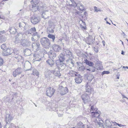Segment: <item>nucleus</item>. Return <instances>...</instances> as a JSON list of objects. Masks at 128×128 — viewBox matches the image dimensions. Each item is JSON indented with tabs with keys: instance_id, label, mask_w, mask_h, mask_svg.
I'll use <instances>...</instances> for the list:
<instances>
[{
	"instance_id": "f257e3e1",
	"label": "nucleus",
	"mask_w": 128,
	"mask_h": 128,
	"mask_svg": "<svg viewBox=\"0 0 128 128\" xmlns=\"http://www.w3.org/2000/svg\"><path fill=\"white\" fill-rule=\"evenodd\" d=\"M27 23L24 22H22L19 23L18 30L20 33L18 34L16 36V40H20V39H22V34L24 32L25 33V30L27 29Z\"/></svg>"
},
{
	"instance_id": "f03ea898",
	"label": "nucleus",
	"mask_w": 128,
	"mask_h": 128,
	"mask_svg": "<svg viewBox=\"0 0 128 128\" xmlns=\"http://www.w3.org/2000/svg\"><path fill=\"white\" fill-rule=\"evenodd\" d=\"M98 110L96 108L93 106H91L90 108V112L91 113L90 116L91 118H95L100 116V111H98Z\"/></svg>"
},
{
	"instance_id": "7ed1b4c3",
	"label": "nucleus",
	"mask_w": 128,
	"mask_h": 128,
	"mask_svg": "<svg viewBox=\"0 0 128 128\" xmlns=\"http://www.w3.org/2000/svg\"><path fill=\"white\" fill-rule=\"evenodd\" d=\"M36 29L35 27L31 28L29 30L25 31V33L26 34H30L32 35V36H37V38L38 39L40 37V36L38 34V32H36Z\"/></svg>"
},
{
	"instance_id": "20e7f679",
	"label": "nucleus",
	"mask_w": 128,
	"mask_h": 128,
	"mask_svg": "<svg viewBox=\"0 0 128 128\" xmlns=\"http://www.w3.org/2000/svg\"><path fill=\"white\" fill-rule=\"evenodd\" d=\"M42 45L46 48H48L50 47V40L46 37H44L40 39Z\"/></svg>"
},
{
	"instance_id": "39448f33",
	"label": "nucleus",
	"mask_w": 128,
	"mask_h": 128,
	"mask_svg": "<svg viewBox=\"0 0 128 128\" xmlns=\"http://www.w3.org/2000/svg\"><path fill=\"white\" fill-rule=\"evenodd\" d=\"M68 90L66 87H64L62 86H59L58 88V92L62 96H63L67 93Z\"/></svg>"
},
{
	"instance_id": "423d86ee",
	"label": "nucleus",
	"mask_w": 128,
	"mask_h": 128,
	"mask_svg": "<svg viewBox=\"0 0 128 128\" xmlns=\"http://www.w3.org/2000/svg\"><path fill=\"white\" fill-rule=\"evenodd\" d=\"M83 102L84 104L89 102L90 101V97L88 94L84 93L81 96Z\"/></svg>"
},
{
	"instance_id": "0eeeda50",
	"label": "nucleus",
	"mask_w": 128,
	"mask_h": 128,
	"mask_svg": "<svg viewBox=\"0 0 128 128\" xmlns=\"http://www.w3.org/2000/svg\"><path fill=\"white\" fill-rule=\"evenodd\" d=\"M99 116L96 117V118H94L95 124L98 126V127H102L103 126V124L100 122V121L102 120L100 118V116Z\"/></svg>"
},
{
	"instance_id": "6e6552de",
	"label": "nucleus",
	"mask_w": 128,
	"mask_h": 128,
	"mask_svg": "<svg viewBox=\"0 0 128 128\" xmlns=\"http://www.w3.org/2000/svg\"><path fill=\"white\" fill-rule=\"evenodd\" d=\"M23 71L22 69L20 67H18L12 72V75L14 77L21 74Z\"/></svg>"
},
{
	"instance_id": "1a4fd4ad",
	"label": "nucleus",
	"mask_w": 128,
	"mask_h": 128,
	"mask_svg": "<svg viewBox=\"0 0 128 128\" xmlns=\"http://www.w3.org/2000/svg\"><path fill=\"white\" fill-rule=\"evenodd\" d=\"M54 89L51 87H50L46 89V94L48 96L51 97L54 94Z\"/></svg>"
},
{
	"instance_id": "9d476101",
	"label": "nucleus",
	"mask_w": 128,
	"mask_h": 128,
	"mask_svg": "<svg viewBox=\"0 0 128 128\" xmlns=\"http://www.w3.org/2000/svg\"><path fill=\"white\" fill-rule=\"evenodd\" d=\"M56 64L59 70H63L66 67V64L63 63V62H56Z\"/></svg>"
},
{
	"instance_id": "9b49d317",
	"label": "nucleus",
	"mask_w": 128,
	"mask_h": 128,
	"mask_svg": "<svg viewBox=\"0 0 128 128\" xmlns=\"http://www.w3.org/2000/svg\"><path fill=\"white\" fill-rule=\"evenodd\" d=\"M66 64L69 66L70 69H72V67H74V62L72 60L71 58H69L66 60Z\"/></svg>"
},
{
	"instance_id": "f8f14e48",
	"label": "nucleus",
	"mask_w": 128,
	"mask_h": 128,
	"mask_svg": "<svg viewBox=\"0 0 128 128\" xmlns=\"http://www.w3.org/2000/svg\"><path fill=\"white\" fill-rule=\"evenodd\" d=\"M31 22L34 24H36L40 20V18L38 16H33L30 18Z\"/></svg>"
},
{
	"instance_id": "ddd939ff",
	"label": "nucleus",
	"mask_w": 128,
	"mask_h": 128,
	"mask_svg": "<svg viewBox=\"0 0 128 128\" xmlns=\"http://www.w3.org/2000/svg\"><path fill=\"white\" fill-rule=\"evenodd\" d=\"M31 43V42L28 40L26 39L22 40L20 42L21 44L24 47H28Z\"/></svg>"
},
{
	"instance_id": "4468645a",
	"label": "nucleus",
	"mask_w": 128,
	"mask_h": 128,
	"mask_svg": "<svg viewBox=\"0 0 128 128\" xmlns=\"http://www.w3.org/2000/svg\"><path fill=\"white\" fill-rule=\"evenodd\" d=\"M13 52V50L12 49L7 48L3 52L2 54L4 56H8L12 54Z\"/></svg>"
},
{
	"instance_id": "2eb2a0df",
	"label": "nucleus",
	"mask_w": 128,
	"mask_h": 128,
	"mask_svg": "<svg viewBox=\"0 0 128 128\" xmlns=\"http://www.w3.org/2000/svg\"><path fill=\"white\" fill-rule=\"evenodd\" d=\"M32 47L33 49L36 50V51L39 50L40 48V44L38 42L36 41L35 43H33Z\"/></svg>"
},
{
	"instance_id": "dca6fc26",
	"label": "nucleus",
	"mask_w": 128,
	"mask_h": 128,
	"mask_svg": "<svg viewBox=\"0 0 128 128\" xmlns=\"http://www.w3.org/2000/svg\"><path fill=\"white\" fill-rule=\"evenodd\" d=\"M49 57L52 59H54L56 56V52L50 50L48 53Z\"/></svg>"
},
{
	"instance_id": "f3484780",
	"label": "nucleus",
	"mask_w": 128,
	"mask_h": 128,
	"mask_svg": "<svg viewBox=\"0 0 128 128\" xmlns=\"http://www.w3.org/2000/svg\"><path fill=\"white\" fill-rule=\"evenodd\" d=\"M5 118V120L7 125V124H8V123H10V122L13 119L12 116L10 114H6Z\"/></svg>"
},
{
	"instance_id": "a211bd4d",
	"label": "nucleus",
	"mask_w": 128,
	"mask_h": 128,
	"mask_svg": "<svg viewBox=\"0 0 128 128\" xmlns=\"http://www.w3.org/2000/svg\"><path fill=\"white\" fill-rule=\"evenodd\" d=\"M75 82L78 84L80 83L82 80V77L80 74H78V75L75 77L74 79Z\"/></svg>"
},
{
	"instance_id": "6ab92c4d",
	"label": "nucleus",
	"mask_w": 128,
	"mask_h": 128,
	"mask_svg": "<svg viewBox=\"0 0 128 128\" xmlns=\"http://www.w3.org/2000/svg\"><path fill=\"white\" fill-rule=\"evenodd\" d=\"M55 69L53 70H52V72L56 76H61V74L60 73V71L58 69L56 68V67L54 68Z\"/></svg>"
},
{
	"instance_id": "aec40b11",
	"label": "nucleus",
	"mask_w": 128,
	"mask_h": 128,
	"mask_svg": "<svg viewBox=\"0 0 128 128\" xmlns=\"http://www.w3.org/2000/svg\"><path fill=\"white\" fill-rule=\"evenodd\" d=\"M32 10L34 12L36 11L37 10L38 11L40 10V8L42 7V8L44 7V6H39L38 5H35L34 4H32Z\"/></svg>"
},
{
	"instance_id": "412c9836",
	"label": "nucleus",
	"mask_w": 128,
	"mask_h": 128,
	"mask_svg": "<svg viewBox=\"0 0 128 128\" xmlns=\"http://www.w3.org/2000/svg\"><path fill=\"white\" fill-rule=\"evenodd\" d=\"M59 60L56 62H63L65 60V54L64 53H61L58 56Z\"/></svg>"
},
{
	"instance_id": "4be33fe9",
	"label": "nucleus",
	"mask_w": 128,
	"mask_h": 128,
	"mask_svg": "<svg viewBox=\"0 0 128 128\" xmlns=\"http://www.w3.org/2000/svg\"><path fill=\"white\" fill-rule=\"evenodd\" d=\"M86 92L90 93H91L94 90L93 89L88 85V83L86 85Z\"/></svg>"
},
{
	"instance_id": "5701e85b",
	"label": "nucleus",
	"mask_w": 128,
	"mask_h": 128,
	"mask_svg": "<svg viewBox=\"0 0 128 128\" xmlns=\"http://www.w3.org/2000/svg\"><path fill=\"white\" fill-rule=\"evenodd\" d=\"M10 34H14L17 32L15 28V27L13 26H10L8 30Z\"/></svg>"
},
{
	"instance_id": "b1692460",
	"label": "nucleus",
	"mask_w": 128,
	"mask_h": 128,
	"mask_svg": "<svg viewBox=\"0 0 128 128\" xmlns=\"http://www.w3.org/2000/svg\"><path fill=\"white\" fill-rule=\"evenodd\" d=\"M33 60L35 61H40L42 60L41 57L38 54H35L33 55Z\"/></svg>"
},
{
	"instance_id": "393cba45",
	"label": "nucleus",
	"mask_w": 128,
	"mask_h": 128,
	"mask_svg": "<svg viewBox=\"0 0 128 128\" xmlns=\"http://www.w3.org/2000/svg\"><path fill=\"white\" fill-rule=\"evenodd\" d=\"M46 62L47 64L50 67L53 68L54 64V61L52 59H48L46 60Z\"/></svg>"
},
{
	"instance_id": "a878e982",
	"label": "nucleus",
	"mask_w": 128,
	"mask_h": 128,
	"mask_svg": "<svg viewBox=\"0 0 128 128\" xmlns=\"http://www.w3.org/2000/svg\"><path fill=\"white\" fill-rule=\"evenodd\" d=\"M52 47L54 50L56 52H59L61 49V47L58 45L54 44Z\"/></svg>"
},
{
	"instance_id": "bb28decb",
	"label": "nucleus",
	"mask_w": 128,
	"mask_h": 128,
	"mask_svg": "<svg viewBox=\"0 0 128 128\" xmlns=\"http://www.w3.org/2000/svg\"><path fill=\"white\" fill-rule=\"evenodd\" d=\"M77 64L78 66V70L81 71H84L85 69V68L83 64L80 63L79 64L78 62H77Z\"/></svg>"
},
{
	"instance_id": "cd10ccee",
	"label": "nucleus",
	"mask_w": 128,
	"mask_h": 128,
	"mask_svg": "<svg viewBox=\"0 0 128 128\" xmlns=\"http://www.w3.org/2000/svg\"><path fill=\"white\" fill-rule=\"evenodd\" d=\"M85 124H84L82 122H80L77 123L76 127V128H84Z\"/></svg>"
},
{
	"instance_id": "c85d7f7f",
	"label": "nucleus",
	"mask_w": 128,
	"mask_h": 128,
	"mask_svg": "<svg viewBox=\"0 0 128 128\" xmlns=\"http://www.w3.org/2000/svg\"><path fill=\"white\" fill-rule=\"evenodd\" d=\"M64 52L67 56H68L70 58H71L72 56V53L69 50L64 49Z\"/></svg>"
},
{
	"instance_id": "c756f323",
	"label": "nucleus",
	"mask_w": 128,
	"mask_h": 128,
	"mask_svg": "<svg viewBox=\"0 0 128 128\" xmlns=\"http://www.w3.org/2000/svg\"><path fill=\"white\" fill-rule=\"evenodd\" d=\"M77 9H78L79 10L82 11L84 10V6L80 3H78L76 5Z\"/></svg>"
},
{
	"instance_id": "7c9ffc66",
	"label": "nucleus",
	"mask_w": 128,
	"mask_h": 128,
	"mask_svg": "<svg viewBox=\"0 0 128 128\" xmlns=\"http://www.w3.org/2000/svg\"><path fill=\"white\" fill-rule=\"evenodd\" d=\"M84 63H85L87 65H88L90 66H94V63L88 60L87 59H86L84 60Z\"/></svg>"
},
{
	"instance_id": "2f4dec72",
	"label": "nucleus",
	"mask_w": 128,
	"mask_h": 128,
	"mask_svg": "<svg viewBox=\"0 0 128 128\" xmlns=\"http://www.w3.org/2000/svg\"><path fill=\"white\" fill-rule=\"evenodd\" d=\"M68 74L72 76H77L78 74V73L75 71L71 70L70 71Z\"/></svg>"
},
{
	"instance_id": "473e14b6",
	"label": "nucleus",
	"mask_w": 128,
	"mask_h": 128,
	"mask_svg": "<svg viewBox=\"0 0 128 128\" xmlns=\"http://www.w3.org/2000/svg\"><path fill=\"white\" fill-rule=\"evenodd\" d=\"M52 73V70H49L48 71L46 72L45 74V76L46 78H48V77H51V73Z\"/></svg>"
},
{
	"instance_id": "72a5a7b5",
	"label": "nucleus",
	"mask_w": 128,
	"mask_h": 128,
	"mask_svg": "<svg viewBox=\"0 0 128 128\" xmlns=\"http://www.w3.org/2000/svg\"><path fill=\"white\" fill-rule=\"evenodd\" d=\"M48 37L52 40V42H54L55 39V35L51 34H49L48 35Z\"/></svg>"
},
{
	"instance_id": "f704fd0d",
	"label": "nucleus",
	"mask_w": 128,
	"mask_h": 128,
	"mask_svg": "<svg viewBox=\"0 0 128 128\" xmlns=\"http://www.w3.org/2000/svg\"><path fill=\"white\" fill-rule=\"evenodd\" d=\"M68 2H69V4L72 6L75 7L76 6V3L72 0H68Z\"/></svg>"
},
{
	"instance_id": "c9c22d12",
	"label": "nucleus",
	"mask_w": 128,
	"mask_h": 128,
	"mask_svg": "<svg viewBox=\"0 0 128 128\" xmlns=\"http://www.w3.org/2000/svg\"><path fill=\"white\" fill-rule=\"evenodd\" d=\"M24 54L26 56H28L30 55L31 51L28 48H26L24 50Z\"/></svg>"
},
{
	"instance_id": "e433bc0d",
	"label": "nucleus",
	"mask_w": 128,
	"mask_h": 128,
	"mask_svg": "<svg viewBox=\"0 0 128 128\" xmlns=\"http://www.w3.org/2000/svg\"><path fill=\"white\" fill-rule=\"evenodd\" d=\"M15 58L18 60V62H20L23 60V57L21 56L18 55L15 56Z\"/></svg>"
},
{
	"instance_id": "4c0bfd02",
	"label": "nucleus",
	"mask_w": 128,
	"mask_h": 128,
	"mask_svg": "<svg viewBox=\"0 0 128 128\" xmlns=\"http://www.w3.org/2000/svg\"><path fill=\"white\" fill-rule=\"evenodd\" d=\"M32 5L34 4L35 5H38L39 2L38 0H32L30 2Z\"/></svg>"
},
{
	"instance_id": "58836bf2",
	"label": "nucleus",
	"mask_w": 128,
	"mask_h": 128,
	"mask_svg": "<svg viewBox=\"0 0 128 128\" xmlns=\"http://www.w3.org/2000/svg\"><path fill=\"white\" fill-rule=\"evenodd\" d=\"M33 74L34 76H38L39 75V72L36 69H34L32 71Z\"/></svg>"
},
{
	"instance_id": "ea45409f",
	"label": "nucleus",
	"mask_w": 128,
	"mask_h": 128,
	"mask_svg": "<svg viewBox=\"0 0 128 128\" xmlns=\"http://www.w3.org/2000/svg\"><path fill=\"white\" fill-rule=\"evenodd\" d=\"M88 41L89 42L88 44H90L91 43H92L94 42V40L92 36H90L89 38Z\"/></svg>"
},
{
	"instance_id": "a19ab883",
	"label": "nucleus",
	"mask_w": 128,
	"mask_h": 128,
	"mask_svg": "<svg viewBox=\"0 0 128 128\" xmlns=\"http://www.w3.org/2000/svg\"><path fill=\"white\" fill-rule=\"evenodd\" d=\"M94 78V76L90 74L87 77L88 80L90 81H91Z\"/></svg>"
},
{
	"instance_id": "79ce46f5",
	"label": "nucleus",
	"mask_w": 128,
	"mask_h": 128,
	"mask_svg": "<svg viewBox=\"0 0 128 128\" xmlns=\"http://www.w3.org/2000/svg\"><path fill=\"white\" fill-rule=\"evenodd\" d=\"M114 124V125H118V126H119L120 127H124L126 126V125H122L121 124H119L118 123H117L116 122H112Z\"/></svg>"
},
{
	"instance_id": "37998d69",
	"label": "nucleus",
	"mask_w": 128,
	"mask_h": 128,
	"mask_svg": "<svg viewBox=\"0 0 128 128\" xmlns=\"http://www.w3.org/2000/svg\"><path fill=\"white\" fill-rule=\"evenodd\" d=\"M13 52L12 54H13L15 55V56H17L18 55V50L15 49L14 50H13Z\"/></svg>"
},
{
	"instance_id": "c03bdc74",
	"label": "nucleus",
	"mask_w": 128,
	"mask_h": 128,
	"mask_svg": "<svg viewBox=\"0 0 128 128\" xmlns=\"http://www.w3.org/2000/svg\"><path fill=\"white\" fill-rule=\"evenodd\" d=\"M106 125L108 126H112L110 122L108 120H106L105 121Z\"/></svg>"
},
{
	"instance_id": "a18cd8bd",
	"label": "nucleus",
	"mask_w": 128,
	"mask_h": 128,
	"mask_svg": "<svg viewBox=\"0 0 128 128\" xmlns=\"http://www.w3.org/2000/svg\"><path fill=\"white\" fill-rule=\"evenodd\" d=\"M94 66H90V68L91 72H94L95 71L96 68Z\"/></svg>"
},
{
	"instance_id": "49530a36",
	"label": "nucleus",
	"mask_w": 128,
	"mask_h": 128,
	"mask_svg": "<svg viewBox=\"0 0 128 128\" xmlns=\"http://www.w3.org/2000/svg\"><path fill=\"white\" fill-rule=\"evenodd\" d=\"M1 49L4 50V51L6 49V46L5 44H3L1 46Z\"/></svg>"
},
{
	"instance_id": "de8ad7c7",
	"label": "nucleus",
	"mask_w": 128,
	"mask_h": 128,
	"mask_svg": "<svg viewBox=\"0 0 128 128\" xmlns=\"http://www.w3.org/2000/svg\"><path fill=\"white\" fill-rule=\"evenodd\" d=\"M110 73V72L109 71H103L102 74V75L103 76L105 74H108Z\"/></svg>"
},
{
	"instance_id": "09e8293b",
	"label": "nucleus",
	"mask_w": 128,
	"mask_h": 128,
	"mask_svg": "<svg viewBox=\"0 0 128 128\" xmlns=\"http://www.w3.org/2000/svg\"><path fill=\"white\" fill-rule=\"evenodd\" d=\"M3 58L0 57V66H2L3 64Z\"/></svg>"
},
{
	"instance_id": "8fccbe9b",
	"label": "nucleus",
	"mask_w": 128,
	"mask_h": 128,
	"mask_svg": "<svg viewBox=\"0 0 128 128\" xmlns=\"http://www.w3.org/2000/svg\"><path fill=\"white\" fill-rule=\"evenodd\" d=\"M13 124H12L9 127H7V125L6 124L4 126V128H14V127L12 126Z\"/></svg>"
},
{
	"instance_id": "3c124183",
	"label": "nucleus",
	"mask_w": 128,
	"mask_h": 128,
	"mask_svg": "<svg viewBox=\"0 0 128 128\" xmlns=\"http://www.w3.org/2000/svg\"><path fill=\"white\" fill-rule=\"evenodd\" d=\"M62 39H59L57 41L58 43L59 44H61L62 43Z\"/></svg>"
},
{
	"instance_id": "603ef678",
	"label": "nucleus",
	"mask_w": 128,
	"mask_h": 128,
	"mask_svg": "<svg viewBox=\"0 0 128 128\" xmlns=\"http://www.w3.org/2000/svg\"><path fill=\"white\" fill-rule=\"evenodd\" d=\"M48 30L50 33H52L54 32V30H53V29L50 28H49Z\"/></svg>"
},
{
	"instance_id": "864d4df0",
	"label": "nucleus",
	"mask_w": 128,
	"mask_h": 128,
	"mask_svg": "<svg viewBox=\"0 0 128 128\" xmlns=\"http://www.w3.org/2000/svg\"><path fill=\"white\" fill-rule=\"evenodd\" d=\"M94 51L95 52H96V53L98 52V50L97 48L94 47Z\"/></svg>"
},
{
	"instance_id": "5fc2aeb1",
	"label": "nucleus",
	"mask_w": 128,
	"mask_h": 128,
	"mask_svg": "<svg viewBox=\"0 0 128 128\" xmlns=\"http://www.w3.org/2000/svg\"><path fill=\"white\" fill-rule=\"evenodd\" d=\"M44 13H42V17L43 18H46V16H45L44 15Z\"/></svg>"
},
{
	"instance_id": "6e6d98bb",
	"label": "nucleus",
	"mask_w": 128,
	"mask_h": 128,
	"mask_svg": "<svg viewBox=\"0 0 128 128\" xmlns=\"http://www.w3.org/2000/svg\"><path fill=\"white\" fill-rule=\"evenodd\" d=\"M94 9L95 11H96L97 12H98V11H100V10H98L97 9V8L96 6L94 7Z\"/></svg>"
},
{
	"instance_id": "4d7b16f0",
	"label": "nucleus",
	"mask_w": 128,
	"mask_h": 128,
	"mask_svg": "<svg viewBox=\"0 0 128 128\" xmlns=\"http://www.w3.org/2000/svg\"><path fill=\"white\" fill-rule=\"evenodd\" d=\"M5 32L4 30H3L2 31H0V34L1 35L2 34H3L5 33Z\"/></svg>"
},
{
	"instance_id": "13d9d810",
	"label": "nucleus",
	"mask_w": 128,
	"mask_h": 128,
	"mask_svg": "<svg viewBox=\"0 0 128 128\" xmlns=\"http://www.w3.org/2000/svg\"><path fill=\"white\" fill-rule=\"evenodd\" d=\"M80 26L82 28H83L84 30H86V26H83L82 25H80Z\"/></svg>"
},
{
	"instance_id": "bf43d9fd",
	"label": "nucleus",
	"mask_w": 128,
	"mask_h": 128,
	"mask_svg": "<svg viewBox=\"0 0 128 128\" xmlns=\"http://www.w3.org/2000/svg\"><path fill=\"white\" fill-rule=\"evenodd\" d=\"M121 94L122 95V96H123V98H126L128 100V98L126 97L123 94H122V93H121Z\"/></svg>"
},
{
	"instance_id": "052dcab7",
	"label": "nucleus",
	"mask_w": 128,
	"mask_h": 128,
	"mask_svg": "<svg viewBox=\"0 0 128 128\" xmlns=\"http://www.w3.org/2000/svg\"><path fill=\"white\" fill-rule=\"evenodd\" d=\"M34 36H32L31 38V40L32 41H35L36 40L34 38Z\"/></svg>"
},
{
	"instance_id": "680f3d73",
	"label": "nucleus",
	"mask_w": 128,
	"mask_h": 128,
	"mask_svg": "<svg viewBox=\"0 0 128 128\" xmlns=\"http://www.w3.org/2000/svg\"><path fill=\"white\" fill-rule=\"evenodd\" d=\"M0 18L1 19H4V17L0 15Z\"/></svg>"
},
{
	"instance_id": "e2e57ef3",
	"label": "nucleus",
	"mask_w": 128,
	"mask_h": 128,
	"mask_svg": "<svg viewBox=\"0 0 128 128\" xmlns=\"http://www.w3.org/2000/svg\"><path fill=\"white\" fill-rule=\"evenodd\" d=\"M12 95L13 96H16L17 95V93H13Z\"/></svg>"
},
{
	"instance_id": "0e129e2a",
	"label": "nucleus",
	"mask_w": 128,
	"mask_h": 128,
	"mask_svg": "<svg viewBox=\"0 0 128 128\" xmlns=\"http://www.w3.org/2000/svg\"><path fill=\"white\" fill-rule=\"evenodd\" d=\"M48 10H44V11H43V13H44V15L45 16V15H46V12H48Z\"/></svg>"
},
{
	"instance_id": "69168bd1",
	"label": "nucleus",
	"mask_w": 128,
	"mask_h": 128,
	"mask_svg": "<svg viewBox=\"0 0 128 128\" xmlns=\"http://www.w3.org/2000/svg\"><path fill=\"white\" fill-rule=\"evenodd\" d=\"M79 14V12L78 11H77L76 12H75V14L76 15L78 14Z\"/></svg>"
},
{
	"instance_id": "338daca9",
	"label": "nucleus",
	"mask_w": 128,
	"mask_h": 128,
	"mask_svg": "<svg viewBox=\"0 0 128 128\" xmlns=\"http://www.w3.org/2000/svg\"><path fill=\"white\" fill-rule=\"evenodd\" d=\"M121 54H122L123 55H124V52L122 50V52H121Z\"/></svg>"
},
{
	"instance_id": "774afa93",
	"label": "nucleus",
	"mask_w": 128,
	"mask_h": 128,
	"mask_svg": "<svg viewBox=\"0 0 128 128\" xmlns=\"http://www.w3.org/2000/svg\"><path fill=\"white\" fill-rule=\"evenodd\" d=\"M97 69L98 70H101V68L100 67H98L97 68Z\"/></svg>"
}]
</instances>
